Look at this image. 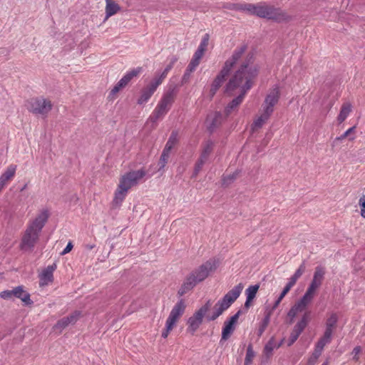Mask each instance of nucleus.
<instances>
[{
	"label": "nucleus",
	"mask_w": 365,
	"mask_h": 365,
	"mask_svg": "<svg viewBox=\"0 0 365 365\" xmlns=\"http://www.w3.org/2000/svg\"><path fill=\"white\" fill-rule=\"evenodd\" d=\"M106 1V18L107 20L110 16L115 15L120 10V6L115 2L114 0H105Z\"/></svg>",
	"instance_id": "nucleus-22"
},
{
	"label": "nucleus",
	"mask_w": 365,
	"mask_h": 365,
	"mask_svg": "<svg viewBox=\"0 0 365 365\" xmlns=\"http://www.w3.org/2000/svg\"><path fill=\"white\" fill-rule=\"evenodd\" d=\"M229 307H230L222 299L218 300L213 307L212 314L206 315L207 320L209 322L215 321Z\"/></svg>",
	"instance_id": "nucleus-16"
},
{
	"label": "nucleus",
	"mask_w": 365,
	"mask_h": 365,
	"mask_svg": "<svg viewBox=\"0 0 365 365\" xmlns=\"http://www.w3.org/2000/svg\"><path fill=\"white\" fill-rule=\"evenodd\" d=\"M27 109L35 115L46 116L52 109L51 101L43 97L33 98L26 102Z\"/></svg>",
	"instance_id": "nucleus-5"
},
{
	"label": "nucleus",
	"mask_w": 365,
	"mask_h": 365,
	"mask_svg": "<svg viewBox=\"0 0 365 365\" xmlns=\"http://www.w3.org/2000/svg\"><path fill=\"white\" fill-rule=\"evenodd\" d=\"M297 279L295 277H293L292 276L289 278V282L287 284L289 287H292L297 282Z\"/></svg>",
	"instance_id": "nucleus-63"
},
{
	"label": "nucleus",
	"mask_w": 365,
	"mask_h": 365,
	"mask_svg": "<svg viewBox=\"0 0 365 365\" xmlns=\"http://www.w3.org/2000/svg\"><path fill=\"white\" fill-rule=\"evenodd\" d=\"M241 310H239L236 314H235L233 316H232L228 321L235 325H236L237 320L241 314Z\"/></svg>",
	"instance_id": "nucleus-52"
},
{
	"label": "nucleus",
	"mask_w": 365,
	"mask_h": 365,
	"mask_svg": "<svg viewBox=\"0 0 365 365\" xmlns=\"http://www.w3.org/2000/svg\"><path fill=\"white\" fill-rule=\"evenodd\" d=\"M361 349L360 346H356L354 348L352 351V354H354L353 360L357 361L359 360V354H360Z\"/></svg>",
	"instance_id": "nucleus-54"
},
{
	"label": "nucleus",
	"mask_w": 365,
	"mask_h": 365,
	"mask_svg": "<svg viewBox=\"0 0 365 365\" xmlns=\"http://www.w3.org/2000/svg\"><path fill=\"white\" fill-rule=\"evenodd\" d=\"M157 86L152 82L141 91V94L138 99V104L143 105L148 101L157 89Z\"/></svg>",
	"instance_id": "nucleus-20"
},
{
	"label": "nucleus",
	"mask_w": 365,
	"mask_h": 365,
	"mask_svg": "<svg viewBox=\"0 0 365 365\" xmlns=\"http://www.w3.org/2000/svg\"><path fill=\"white\" fill-rule=\"evenodd\" d=\"M145 175V171L143 169L130 171L124 174L120 178L113 202L115 204L121 203L125 197L128 190L137 185Z\"/></svg>",
	"instance_id": "nucleus-3"
},
{
	"label": "nucleus",
	"mask_w": 365,
	"mask_h": 365,
	"mask_svg": "<svg viewBox=\"0 0 365 365\" xmlns=\"http://www.w3.org/2000/svg\"><path fill=\"white\" fill-rule=\"evenodd\" d=\"M243 288H244V285L242 283L238 284L237 285L235 286L231 290H230L222 298V299L229 307H230L236 301V299L240 297Z\"/></svg>",
	"instance_id": "nucleus-15"
},
{
	"label": "nucleus",
	"mask_w": 365,
	"mask_h": 365,
	"mask_svg": "<svg viewBox=\"0 0 365 365\" xmlns=\"http://www.w3.org/2000/svg\"><path fill=\"white\" fill-rule=\"evenodd\" d=\"M40 233L34 231L31 228L27 227L21 242V249L24 250H31L37 242Z\"/></svg>",
	"instance_id": "nucleus-9"
},
{
	"label": "nucleus",
	"mask_w": 365,
	"mask_h": 365,
	"mask_svg": "<svg viewBox=\"0 0 365 365\" xmlns=\"http://www.w3.org/2000/svg\"><path fill=\"white\" fill-rule=\"evenodd\" d=\"M0 297L4 299H11L14 297L13 289L5 290L0 293Z\"/></svg>",
	"instance_id": "nucleus-51"
},
{
	"label": "nucleus",
	"mask_w": 365,
	"mask_h": 365,
	"mask_svg": "<svg viewBox=\"0 0 365 365\" xmlns=\"http://www.w3.org/2000/svg\"><path fill=\"white\" fill-rule=\"evenodd\" d=\"M204 164L205 163L203 162L200 161V160H197V161L195 163L194 171L192 175V178H195L198 175L200 171L202 170Z\"/></svg>",
	"instance_id": "nucleus-45"
},
{
	"label": "nucleus",
	"mask_w": 365,
	"mask_h": 365,
	"mask_svg": "<svg viewBox=\"0 0 365 365\" xmlns=\"http://www.w3.org/2000/svg\"><path fill=\"white\" fill-rule=\"evenodd\" d=\"M291 289H292L291 287H289V285L286 284V286L284 287V288L282 290V293L279 296V300H282V299L285 297V295L289 292V290Z\"/></svg>",
	"instance_id": "nucleus-59"
},
{
	"label": "nucleus",
	"mask_w": 365,
	"mask_h": 365,
	"mask_svg": "<svg viewBox=\"0 0 365 365\" xmlns=\"http://www.w3.org/2000/svg\"><path fill=\"white\" fill-rule=\"evenodd\" d=\"M255 15L264 19L273 20L277 22L287 21L289 16L279 8L268 5L264 2L256 4Z\"/></svg>",
	"instance_id": "nucleus-4"
},
{
	"label": "nucleus",
	"mask_w": 365,
	"mask_h": 365,
	"mask_svg": "<svg viewBox=\"0 0 365 365\" xmlns=\"http://www.w3.org/2000/svg\"><path fill=\"white\" fill-rule=\"evenodd\" d=\"M48 217V210H43L32 221V222L29 225L28 227L31 228L32 230L40 233L41 232V230L44 227L45 224L46 223Z\"/></svg>",
	"instance_id": "nucleus-13"
},
{
	"label": "nucleus",
	"mask_w": 365,
	"mask_h": 365,
	"mask_svg": "<svg viewBox=\"0 0 365 365\" xmlns=\"http://www.w3.org/2000/svg\"><path fill=\"white\" fill-rule=\"evenodd\" d=\"M351 111V105L349 103H345L341 108L340 113L337 120L339 123L344 122Z\"/></svg>",
	"instance_id": "nucleus-27"
},
{
	"label": "nucleus",
	"mask_w": 365,
	"mask_h": 365,
	"mask_svg": "<svg viewBox=\"0 0 365 365\" xmlns=\"http://www.w3.org/2000/svg\"><path fill=\"white\" fill-rule=\"evenodd\" d=\"M191 73H192L185 70V71L182 76V84L187 83L189 81Z\"/></svg>",
	"instance_id": "nucleus-60"
},
{
	"label": "nucleus",
	"mask_w": 365,
	"mask_h": 365,
	"mask_svg": "<svg viewBox=\"0 0 365 365\" xmlns=\"http://www.w3.org/2000/svg\"><path fill=\"white\" fill-rule=\"evenodd\" d=\"M256 4L250 3H243L240 4V11H246L247 13L255 15Z\"/></svg>",
	"instance_id": "nucleus-37"
},
{
	"label": "nucleus",
	"mask_w": 365,
	"mask_h": 365,
	"mask_svg": "<svg viewBox=\"0 0 365 365\" xmlns=\"http://www.w3.org/2000/svg\"><path fill=\"white\" fill-rule=\"evenodd\" d=\"M14 297L20 299L25 305L33 304V301L30 298V294L27 292L24 286H18L13 289Z\"/></svg>",
	"instance_id": "nucleus-19"
},
{
	"label": "nucleus",
	"mask_w": 365,
	"mask_h": 365,
	"mask_svg": "<svg viewBox=\"0 0 365 365\" xmlns=\"http://www.w3.org/2000/svg\"><path fill=\"white\" fill-rule=\"evenodd\" d=\"M178 142V133L173 131L167 141L165 148L166 150H172Z\"/></svg>",
	"instance_id": "nucleus-35"
},
{
	"label": "nucleus",
	"mask_w": 365,
	"mask_h": 365,
	"mask_svg": "<svg viewBox=\"0 0 365 365\" xmlns=\"http://www.w3.org/2000/svg\"><path fill=\"white\" fill-rule=\"evenodd\" d=\"M79 315L80 313L78 312H75L69 316L61 319L56 324L54 327L55 329L61 330L68 327L69 324H75L77 322Z\"/></svg>",
	"instance_id": "nucleus-18"
},
{
	"label": "nucleus",
	"mask_w": 365,
	"mask_h": 365,
	"mask_svg": "<svg viewBox=\"0 0 365 365\" xmlns=\"http://www.w3.org/2000/svg\"><path fill=\"white\" fill-rule=\"evenodd\" d=\"M140 71H141L140 68L133 69V70L128 72L123 78L125 80L127 83H128L133 77L137 76L140 73Z\"/></svg>",
	"instance_id": "nucleus-41"
},
{
	"label": "nucleus",
	"mask_w": 365,
	"mask_h": 365,
	"mask_svg": "<svg viewBox=\"0 0 365 365\" xmlns=\"http://www.w3.org/2000/svg\"><path fill=\"white\" fill-rule=\"evenodd\" d=\"M255 357V352L252 349V345L249 344L247 349L246 356L244 365H250L253 358Z\"/></svg>",
	"instance_id": "nucleus-39"
},
{
	"label": "nucleus",
	"mask_w": 365,
	"mask_h": 365,
	"mask_svg": "<svg viewBox=\"0 0 365 365\" xmlns=\"http://www.w3.org/2000/svg\"><path fill=\"white\" fill-rule=\"evenodd\" d=\"M72 248H73V244L71 242H69L68 243V245H66V247H65V249L61 252V255H66L67 253L71 252Z\"/></svg>",
	"instance_id": "nucleus-61"
},
{
	"label": "nucleus",
	"mask_w": 365,
	"mask_h": 365,
	"mask_svg": "<svg viewBox=\"0 0 365 365\" xmlns=\"http://www.w3.org/2000/svg\"><path fill=\"white\" fill-rule=\"evenodd\" d=\"M199 64H197V63H195L192 61H190V62L189 63L187 68H186V71L190 72V73H192L195 69L198 66Z\"/></svg>",
	"instance_id": "nucleus-55"
},
{
	"label": "nucleus",
	"mask_w": 365,
	"mask_h": 365,
	"mask_svg": "<svg viewBox=\"0 0 365 365\" xmlns=\"http://www.w3.org/2000/svg\"><path fill=\"white\" fill-rule=\"evenodd\" d=\"M169 110L170 109L158 103V106L150 116L149 120L153 123H155L158 119L162 118Z\"/></svg>",
	"instance_id": "nucleus-23"
},
{
	"label": "nucleus",
	"mask_w": 365,
	"mask_h": 365,
	"mask_svg": "<svg viewBox=\"0 0 365 365\" xmlns=\"http://www.w3.org/2000/svg\"><path fill=\"white\" fill-rule=\"evenodd\" d=\"M223 120L222 114L220 112L216 111L212 118L211 122L208 125V130L212 133L217 128H218Z\"/></svg>",
	"instance_id": "nucleus-25"
},
{
	"label": "nucleus",
	"mask_w": 365,
	"mask_h": 365,
	"mask_svg": "<svg viewBox=\"0 0 365 365\" xmlns=\"http://www.w3.org/2000/svg\"><path fill=\"white\" fill-rule=\"evenodd\" d=\"M305 264L303 262L299 268L296 270L295 273L292 275L293 277H295V279L297 280L305 272Z\"/></svg>",
	"instance_id": "nucleus-47"
},
{
	"label": "nucleus",
	"mask_w": 365,
	"mask_h": 365,
	"mask_svg": "<svg viewBox=\"0 0 365 365\" xmlns=\"http://www.w3.org/2000/svg\"><path fill=\"white\" fill-rule=\"evenodd\" d=\"M212 306L210 300H207L206 303L202 306L197 311H196L192 317L187 320V331L192 334H194L200 324L202 323L203 317L206 316L207 312L209 311Z\"/></svg>",
	"instance_id": "nucleus-6"
},
{
	"label": "nucleus",
	"mask_w": 365,
	"mask_h": 365,
	"mask_svg": "<svg viewBox=\"0 0 365 365\" xmlns=\"http://www.w3.org/2000/svg\"><path fill=\"white\" fill-rule=\"evenodd\" d=\"M326 271L324 267L322 266H317L315 268L312 280L306 291V294L314 297L316 290L322 285Z\"/></svg>",
	"instance_id": "nucleus-7"
},
{
	"label": "nucleus",
	"mask_w": 365,
	"mask_h": 365,
	"mask_svg": "<svg viewBox=\"0 0 365 365\" xmlns=\"http://www.w3.org/2000/svg\"><path fill=\"white\" fill-rule=\"evenodd\" d=\"M209 41V35L207 34H205L200 44L199 45L197 50H201V51L205 52L206 50V48L208 45Z\"/></svg>",
	"instance_id": "nucleus-42"
},
{
	"label": "nucleus",
	"mask_w": 365,
	"mask_h": 365,
	"mask_svg": "<svg viewBox=\"0 0 365 365\" xmlns=\"http://www.w3.org/2000/svg\"><path fill=\"white\" fill-rule=\"evenodd\" d=\"M302 328L300 327H298L297 324L294 327L291 334L288 340L287 346H291L298 339L299 335L302 334V332L304 331Z\"/></svg>",
	"instance_id": "nucleus-29"
},
{
	"label": "nucleus",
	"mask_w": 365,
	"mask_h": 365,
	"mask_svg": "<svg viewBox=\"0 0 365 365\" xmlns=\"http://www.w3.org/2000/svg\"><path fill=\"white\" fill-rule=\"evenodd\" d=\"M212 146H213L212 142L207 141L203 148L202 153L209 156L212 151Z\"/></svg>",
	"instance_id": "nucleus-49"
},
{
	"label": "nucleus",
	"mask_w": 365,
	"mask_h": 365,
	"mask_svg": "<svg viewBox=\"0 0 365 365\" xmlns=\"http://www.w3.org/2000/svg\"><path fill=\"white\" fill-rule=\"evenodd\" d=\"M217 268V263L215 259H209L197 268L192 270L185 278L178 292L180 297L183 296L192 290L198 283L204 281L210 272Z\"/></svg>",
	"instance_id": "nucleus-2"
},
{
	"label": "nucleus",
	"mask_w": 365,
	"mask_h": 365,
	"mask_svg": "<svg viewBox=\"0 0 365 365\" xmlns=\"http://www.w3.org/2000/svg\"><path fill=\"white\" fill-rule=\"evenodd\" d=\"M239 171L236 170L232 174L223 175L222 178V185L224 187H227L230 184H232L238 177Z\"/></svg>",
	"instance_id": "nucleus-30"
},
{
	"label": "nucleus",
	"mask_w": 365,
	"mask_h": 365,
	"mask_svg": "<svg viewBox=\"0 0 365 365\" xmlns=\"http://www.w3.org/2000/svg\"><path fill=\"white\" fill-rule=\"evenodd\" d=\"M333 331H334V330H332V329H328V328H327V327H326V329H325V331H324V335H323V336H326V337H330V338H331V336H332V334H333Z\"/></svg>",
	"instance_id": "nucleus-62"
},
{
	"label": "nucleus",
	"mask_w": 365,
	"mask_h": 365,
	"mask_svg": "<svg viewBox=\"0 0 365 365\" xmlns=\"http://www.w3.org/2000/svg\"><path fill=\"white\" fill-rule=\"evenodd\" d=\"M312 297L308 295L307 294H304V296L297 302L289 309L287 313V316L290 318L289 323H292L294 318L297 316L298 313L304 312L308 304L312 302Z\"/></svg>",
	"instance_id": "nucleus-8"
},
{
	"label": "nucleus",
	"mask_w": 365,
	"mask_h": 365,
	"mask_svg": "<svg viewBox=\"0 0 365 365\" xmlns=\"http://www.w3.org/2000/svg\"><path fill=\"white\" fill-rule=\"evenodd\" d=\"M174 326V324H170L169 322L166 321L165 328L162 332V337H163L164 339L167 338L170 331L173 329Z\"/></svg>",
	"instance_id": "nucleus-44"
},
{
	"label": "nucleus",
	"mask_w": 365,
	"mask_h": 365,
	"mask_svg": "<svg viewBox=\"0 0 365 365\" xmlns=\"http://www.w3.org/2000/svg\"><path fill=\"white\" fill-rule=\"evenodd\" d=\"M241 310H239L236 314H235L233 316H232L228 321L235 325H236L237 320L241 314Z\"/></svg>",
	"instance_id": "nucleus-53"
},
{
	"label": "nucleus",
	"mask_w": 365,
	"mask_h": 365,
	"mask_svg": "<svg viewBox=\"0 0 365 365\" xmlns=\"http://www.w3.org/2000/svg\"><path fill=\"white\" fill-rule=\"evenodd\" d=\"M252 55H247L225 87V93L229 96L233 95L237 89H240V94L226 106L225 109L226 116L230 115L238 107L248 91L253 86L255 79L258 74V69L256 66L252 65Z\"/></svg>",
	"instance_id": "nucleus-1"
},
{
	"label": "nucleus",
	"mask_w": 365,
	"mask_h": 365,
	"mask_svg": "<svg viewBox=\"0 0 365 365\" xmlns=\"http://www.w3.org/2000/svg\"><path fill=\"white\" fill-rule=\"evenodd\" d=\"M56 269V264L53 263L51 265H48L41 274L39 285L46 286L53 280V273Z\"/></svg>",
	"instance_id": "nucleus-17"
},
{
	"label": "nucleus",
	"mask_w": 365,
	"mask_h": 365,
	"mask_svg": "<svg viewBox=\"0 0 365 365\" xmlns=\"http://www.w3.org/2000/svg\"><path fill=\"white\" fill-rule=\"evenodd\" d=\"M259 288V284H255L250 286L246 290H245V294L247 298L250 299H254L256 297L257 292Z\"/></svg>",
	"instance_id": "nucleus-36"
},
{
	"label": "nucleus",
	"mask_w": 365,
	"mask_h": 365,
	"mask_svg": "<svg viewBox=\"0 0 365 365\" xmlns=\"http://www.w3.org/2000/svg\"><path fill=\"white\" fill-rule=\"evenodd\" d=\"M240 4L225 3L223 4L222 7L224 9H227L229 10L240 11Z\"/></svg>",
	"instance_id": "nucleus-50"
},
{
	"label": "nucleus",
	"mask_w": 365,
	"mask_h": 365,
	"mask_svg": "<svg viewBox=\"0 0 365 365\" xmlns=\"http://www.w3.org/2000/svg\"><path fill=\"white\" fill-rule=\"evenodd\" d=\"M272 114L267 113L263 110V113L261 114L259 117H258L252 124V129H258L260 128L264 123L269 118Z\"/></svg>",
	"instance_id": "nucleus-28"
},
{
	"label": "nucleus",
	"mask_w": 365,
	"mask_h": 365,
	"mask_svg": "<svg viewBox=\"0 0 365 365\" xmlns=\"http://www.w3.org/2000/svg\"><path fill=\"white\" fill-rule=\"evenodd\" d=\"M123 86H121L118 82L115 85V86L111 90L110 94L113 96L118 93L122 88Z\"/></svg>",
	"instance_id": "nucleus-57"
},
{
	"label": "nucleus",
	"mask_w": 365,
	"mask_h": 365,
	"mask_svg": "<svg viewBox=\"0 0 365 365\" xmlns=\"http://www.w3.org/2000/svg\"><path fill=\"white\" fill-rule=\"evenodd\" d=\"M168 72L163 71L160 75L156 76L151 81L155 86L158 87L166 78Z\"/></svg>",
	"instance_id": "nucleus-40"
},
{
	"label": "nucleus",
	"mask_w": 365,
	"mask_h": 365,
	"mask_svg": "<svg viewBox=\"0 0 365 365\" xmlns=\"http://www.w3.org/2000/svg\"><path fill=\"white\" fill-rule=\"evenodd\" d=\"M204 53L205 52L201 51V50L197 49L196 51L195 52L191 61L195 63H197V64H200V61L202 57L203 56Z\"/></svg>",
	"instance_id": "nucleus-48"
},
{
	"label": "nucleus",
	"mask_w": 365,
	"mask_h": 365,
	"mask_svg": "<svg viewBox=\"0 0 365 365\" xmlns=\"http://www.w3.org/2000/svg\"><path fill=\"white\" fill-rule=\"evenodd\" d=\"M270 315H271V313L268 312L264 317V319L258 329V331H257V335L259 336H262V334L264 333L266 328L267 327V326L269 323V321H270Z\"/></svg>",
	"instance_id": "nucleus-34"
},
{
	"label": "nucleus",
	"mask_w": 365,
	"mask_h": 365,
	"mask_svg": "<svg viewBox=\"0 0 365 365\" xmlns=\"http://www.w3.org/2000/svg\"><path fill=\"white\" fill-rule=\"evenodd\" d=\"M355 129H356V126H353L350 128H349L346 132H344L341 135H340L339 137H337L336 138V140H343L344 139H345L347 137H350L352 133H354L355 131Z\"/></svg>",
	"instance_id": "nucleus-43"
},
{
	"label": "nucleus",
	"mask_w": 365,
	"mask_h": 365,
	"mask_svg": "<svg viewBox=\"0 0 365 365\" xmlns=\"http://www.w3.org/2000/svg\"><path fill=\"white\" fill-rule=\"evenodd\" d=\"M338 316L336 313H332L326 321V327L334 330L336 327Z\"/></svg>",
	"instance_id": "nucleus-33"
},
{
	"label": "nucleus",
	"mask_w": 365,
	"mask_h": 365,
	"mask_svg": "<svg viewBox=\"0 0 365 365\" xmlns=\"http://www.w3.org/2000/svg\"><path fill=\"white\" fill-rule=\"evenodd\" d=\"M359 204L361 207L365 208V195H363L359 201Z\"/></svg>",
	"instance_id": "nucleus-64"
},
{
	"label": "nucleus",
	"mask_w": 365,
	"mask_h": 365,
	"mask_svg": "<svg viewBox=\"0 0 365 365\" xmlns=\"http://www.w3.org/2000/svg\"><path fill=\"white\" fill-rule=\"evenodd\" d=\"M247 50L246 45H242L237 47L233 52L230 58H229L223 66L228 71H231L233 67L236 65L238 61L242 58V55Z\"/></svg>",
	"instance_id": "nucleus-14"
},
{
	"label": "nucleus",
	"mask_w": 365,
	"mask_h": 365,
	"mask_svg": "<svg viewBox=\"0 0 365 365\" xmlns=\"http://www.w3.org/2000/svg\"><path fill=\"white\" fill-rule=\"evenodd\" d=\"M311 320V311H307L302 315L301 319L296 324L298 327H300L304 329L308 325Z\"/></svg>",
	"instance_id": "nucleus-32"
},
{
	"label": "nucleus",
	"mask_w": 365,
	"mask_h": 365,
	"mask_svg": "<svg viewBox=\"0 0 365 365\" xmlns=\"http://www.w3.org/2000/svg\"><path fill=\"white\" fill-rule=\"evenodd\" d=\"M279 91L278 88H273L266 96L263 103V110L272 114L274 111V106L279 99Z\"/></svg>",
	"instance_id": "nucleus-10"
},
{
	"label": "nucleus",
	"mask_w": 365,
	"mask_h": 365,
	"mask_svg": "<svg viewBox=\"0 0 365 365\" xmlns=\"http://www.w3.org/2000/svg\"><path fill=\"white\" fill-rule=\"evenodd\" d=\"M176 93V88L175 86H170L164 93L159 103L170 109V107L174 102Z\"/></svg>",
	"instance_id": "nucleus-21"
},
{
	"label": "nucleus",
	"mask_w": 365,
	"mask_h": 365,
	"mask_svg": "<svg viewBox=\"0 0 365 365\" xmlns=\"http://www.w3.org/2000/svg\"><path fill=\"white\" fill-rule=\"evenodd\" d=\"M186 309V304L184 299H181L173 307L166 321L170 324L175 325L178 319L182 316Z\"/></svg>",
	"instance_id": "nucleus-12"
},
{
	"label": "nucleus",
	"mask_w": 365,
	"mask_h": 365,
	"mask_svg": "<svg viewBox=\"0 0 365 365\" xmlns=\"http://www.w3.org/2000/svg\"><path fill=\"white\" fill-rule=\"evenodd\" d=\"M276 347L274 344V338L272 336L269 341L266 344L264 348V354L269 357L272 354V351L274 348Z\"/></svg>",
	"instance_id": "nucleus-38"
},
{
	"label": "nucleus",
	"mask_w": 365,
	"mask_h": 365,
	"mask_svg": "<svg viewBox=\"0 0 365 365\" xmlns=\"http://www.w3.org/2000/svg\"><path fill=\"white\" fill-rule=\"evenodd\" d=\"M325 345H326L325 343L322 340L319 339L318 341L317 346H316V351H319V354H321V352Z\"/></svg>",
	"instance_id": "nucleus-58"
},
{
	"label": "nucleus",
	"mask_w": 365,
	"mask_h": 365,
	"mask_svg": "<svg viewBox=\"0 0 365 365\" xmlns=\"http://www.w3.org/2000/svg\"><path fill=\"white\" fill-rule=\"evenodd\" d=\"M170 151L171 150H166V148H164L158 162L159 170L163 168L167 164L170 158Z\"/></svg>",
	"instance_id": "nucleus-31"
},
{
	"label": "nucleus",
	"mask_w": 365,
	"mask_h": 365,
	"mask_svg": "<svg viewBox=\"0 0 365 365\" xmlns=\"http://www.w3.org/2000/svg\"><path fill=\"white\" fill-rule=\"evenodd\" d=\"M305 264L303 262L299 268L296 270L295 273L292 275L293 277H295V279L297 280L305 272Z\"/></svg>",
	"instance_id": "nucleus-46"
},
{
	"label": "nucleus",
	"mask_w": 365,
	"mask_h": 365,
	"mask_svg": "<svg viewBox=\"0 0 365 365\" xmlns=\"http://www.w3.org/2000/svg\"><path fill=\"white\" fill-rule=\"evenodd\" d=\"M16 167L15 165H9L5 172L0 177V185L4 187L7 182L13 178L15 175Z\"/></svg>",
	"instance_id": "nucleus-24"
},
{
	"label": "nucleus",
	"mask_w": 365,
	"mask_h": 365,
	"mask_svg": "<svg viewBox=\"0 0 365 365\" xmlns=\"http://www.w3.org/2000/svg\"><path fill=\"white\" fill-rule=\"evenodd\" d=\"M230 73V71H228L225 67H222L220 73L217 75V76L215 78L212 85L211 88L209 92V96L210 98H212L218 89L222 86V84L225 83L227 77L229 76Z\"/></svg>",
	"instance_id": "nucleus-11"
},
{
	"label": "nucleus",
	"mask_w": 365,
	"mask_h": 365,
	"mask_svg": "<svg viewBox=\"0 0 365 365\" xmlns=\"http://www.w3.org/2000/svg\"><path fill=\"white\" fill-rule=\"evenodd\" d=\"M199 64H197V63H195L192 61H190V62L189 63L187 68H186V71L190 72V73H192L195 69L198 66Z\"/></svg>",
	"instance_id": "nucleus-56"
},
{
	"label": "nucleus",
	"mask_w": 365,
	"mask_h": 365,
	"mask_svg": "<svg viewBox=\"0 0 365 365\" xmlns=\"http://www.w3.org/2000/svg\"><path fill=\"white\" fill-rule=\"evenodd\" d=\"M235 329V325L228 320L225 321L222 331V340H227Z\"/></svg>",
	"instance_id": "nucleus-26"
}]
</instances>
